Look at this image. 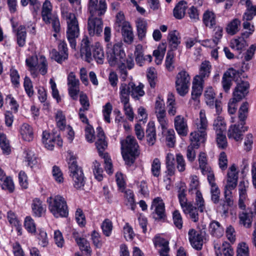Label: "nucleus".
I'll return each mask as SVG.
<instances>
[{"instance_id":"obj_1","label":"nucleus","mask_w":256,"mask_h":256,"mask_svg":"<svg viewBox=\"0 0 256 256\" xmlns=\"http://www.w3.org/2000/svg\"><path fill=\"white\" fill-rule=\"evenodd\" d=\"M111 35V28L108 26L105 27L104 40L107 42L106 52L108 62L112 66L125 56V53L122 50V43L121 42H110Z\"/></svg>"},{"instance_id":"obj_2","label":"nucleus","mask_w":256,"mask_h":256,"mask_svg":"<svg viewBox=\"0 0 256 256\" xmlns=\"http://www.w3.org/2000/svg\"><path fill=\"white\" fill-rule=\"evenodd\" d=\"M46 202L48 208L56 218L66 217L68 214V206L66 199L60 195L48 197Z\"/></svg>"},{"instance_id":"obj_3","label":"nucleus","mask_w":256,"mask_h":256,"mask_svg":"<svg viewBox=\"0 0 256 256\" xmlns=\"http://www.w3.org/2000/svg\"><path fill=\"white\" fill-rule=\"evenodd\" d=\"M122 157L128 165L132 164L138 154V145L134 136H128L120 142Z\"/></svg>"},{"instance_id":"obj_4","label":"nucleus","mask_w":256,"mask_h":256,"mask_svg":"<svg viewBox=\"0 0 256 256\" xmlns=\"http://www.w3.org/2000/svg\"><path fill=\"white\" fill-rule=\"evenodd\" d=\"M97 134L96 136V146L98 150L99 155L104 159L105 170L108 174L113 172L112 164L111 158L108 153H103L107 148L108 143L106 140L104 132L100 127L96 128Z\"/></svg>"},{"instance_id":"obj_5","label":"nucleus","mask_w":256,"mask_h":256,"mask_svg":"<svg viewBox=\"0 0 256 256\" xmlns=\"http://www.w3.org/2000/svg\"><path fill=\"white\" fill-rule=\"evenodd\" d=\"M144 86L140 83L138 86L132 82H121L119 90V96H125L130 100V96L135 100H138L144 96L145 92L143 90Z\"/></svg>"},{"instance_id":"obj_6","label":"nucleus","mask_w":256,"mask_h":256,"mask_svg":"<svg viewBox=\"0 0 256 256\" xmlns=\"http://www.w3.org/2000/svg\"><path fill=\"white\" fill-rule=\"evenodd\" d=\"M190 84V76L186 70H182L178 72L176 77L175 87L177 92L184 96L188 92Z\"/></svg>"},{"instance_id":"obj_7","label":"nucleus","mask_w":256,"mask_h":256,"mask_svg":"<svg viewBox=\"0 0 256 256\" xmlns=\"http://www.w3.org/2000/svg\"><path fill=\"white\" fill-rule=\"evenodd\" d=\"M194 126L196 131L192 133H196L198 134V136L196 137V139L204 142L208 128V121L204 110H200L198 118L194 122Z\"/></svg>"},{"instance_id":"obj_8","label":"nucleus","mask_w":256,"mask_h":256,"mask_svg":"<svg viewBox=\"0 0 256 256\" xmlns=\"http://www.w3.org/2000/svg\"><path fill=\"white\" fill-rule=\"evenodd\" d=\"M68 164L70 176L74 181V186L76 188H80L84 184V174L81 168L78 166L74 160H70Z\"/></svg>"},{"instance_id":"obj_9","label":"nucleus","mask_w":256,"mask_h":256,"mask_svg":"<svg viewBox=\"0 0 256 256\" xmlns=\"http://www.w3.org/2000/svg\"><path fill=\"white\" fill-rule=\"evenodd\" d=\"M238 180V172L236 166L233 164L227 174L226 184L224 186V196H233L232 190L236 186Z\"/></svg>"},{"instance_id":"obj_10","label":"nucleus","mask_w":256,"mask_h":256,"mask_svg":"<svg viewBox=\"0 0 256 256\" xmlns=\"http://www.w3.org/2000/svg\"><path fill=\"white\" fill-rule=\"evenodd\" d=\"M66 37L72 48L75 49L76 45V38L80 34L78 22L76 18L66 22Z\"/></svg>"},{"instance_id":"obj_11","label":"nucleus","mask_w":256,"mask_h":256,"mask_svg":"<svg viewBox=\"0 0 256 256\" xmlns=\"http://www.w3.org/2000/svg\"><path fill=\"white\" fill-rule=\"evenodd\" d=\"M103 22L101 18L95 16L89 17L88 22V30L90 36H100L102 33Z\"/></svg>"},{"instance_id":"obj_12","label":"nucleus","mask_w":256,"mask_h":256,"mask_svg":"<svg viewBox=\"0 0 256 256\" xmlns=\"http://www.w3.org/2000/svg\"><path fill=\"white\" fill-rule=\"evenodd\" d=\"M106 9V4L105 0H90L88 10L90 16H96L103 15Z\"/></svg>"},{"instance_id":"obj_13","label":"nucleus","mask_w":256,"mask_h":256,"mask_svg":"<svg viewBox=\"0 0 256 256\" xmlns=\"http://www.w3.org/2000/svg\"><path fill=\"white\" fill-rule=\"evenodd\" d=\"M198 134L196 133H190V144L188 146L186 150V158L188 161L192 162L194 160L196 156V150L198 149L200 144L204 142L196 139Z\"/></svg>"},{"instance_id":"obj_14","label":"nucleus","mask_w":256,"mask_h":256,"mask_svg":"<svg viewBox=\"0 0 256 256\" xmlns=\"http://www.w3.org/2000/svg\"><path fill=\"white\" fill-rule=\"evenodd\" d=\"M188 236L192 246L196 250H200L203 245L204 238L202 232H197L192 228L188 232Z\"/></svg>"},{"instance_id":"obj_15","label":"nucleus","mask_w":256,"mask_h":256,"mask_svg":"<svg viewBox=\"0 0 256 256\" xmlns=\"http://www.w3.org/2000/svg\"><path fill=\"white\" fill-rule=\"evenodd\" d=\"M79 80L76 78V75L70 72L68 76V94L74 100L78 99L79 90Z\"/></svg>"},{"instance_id":"obj_16","label":"nucleus","mask_w":256,"mask_h":256,"mask_svg":"<svg viewBox=\"0 0 256 256\" xmlns=\"http://www.w3.org/2000/svg\"><path fill=\"white\" fill-rule=\"evenodd\" d=\"M42 142L44 146L50 150H52L56 144L59 147L62 146V139L58 135H50L46 132H44L42 133Z\"/></svg>"},{"instance_id":"obj_17","label":"nucleus","mask_w":256,"mask_h":256,"mask_svg":"<svg viewBox=\"0 0 256 256\" xmlns=\"http://www.w3.org/2000/svg\"><path fill=\"white\" fill-rule=\"evenodd\" d=\"M52 6L50 1L46 0L43 4L42 17L43 21L46 24H50L54 18L58 17L56 13H52Z\"/></svg>"},{"instance_id":"obj_18","label":"nucleus","mask_w":256,"mask_h":256,"mask_svg":"<svg viewBox=\"0 0 256 256\" xmlns=\"http://www.w3.org/2000/svg\"><path fill=\"white\" fill-rule=\"evenodd\" d=\"M154 208V212L157 216L156 220L164 219L166 217L164 204L160 197L154 198L152 202L151 208Z\"/></svg>"},{"instance_id":"obj_19","label":"nucleus","mask_w":256,"mask_h":256,"mask_svg":"<svg viewBox=\"0 0 256 256\" xmlns=\"http://www.w3.org/2000/svg\"><path fill=\"white\" fill-rule=\"evenodd\" d=\"M248 130V127L244 126L234 124L231 126L228 130V136L229 138H234L236 141L242 139V132H244Z\"/></svg>"},{"instance_id":"obj_20","label":"nucleus","mask_w":256,"mask_h":256,"mask_svg":"<svg viewBox=\"0 0 256 256\" xmlns=\"http://www.w3.org/2000/svg\"><path fill=\"white\" fill-rule=\"evenodd\" d=\"M249 84L247 82H242L238 84L233 92V98L235 102H239L248 93Z\"/></svg>"},{"instance_id":"obj_21","label":"nucleus","mask_w":256,"mask_h":256,"mask_svg":"<svg viewBox=\"0 0 256 256\" xmlns=\"http://www.w3.org/2000/svg\"><path fill=\"white\" fill-rule=\"evenodd\" d=\"M211 69L212 66L210 62L206 60L203 62L200 66L198 74L196 75L194 78L197 81L204 82V81L209 77Z\"/></svg>"},{"instance_id":"obj_22","label":"nucleus","mask_w":256,"mask_h":256,"mask_svg":"<svg viewBox=\"0 0 256 256\" xmlns=\"http://www.w3.org/2000/svg\"><path fill=\"white\" fill-rule=\"evenodd\" d=\"M174 124L176 130L180 136H185L188 134L187 122L183 116H177L174 118Z\"/></svg>"},{"instance_id":"obj_23","label":"nucleus","mask_w":256,"mask_h":256,"mask_svg":"<svg viewBox=\"0 0 256 256\" xmlns=\"http://www.w3.org/2000/svg\"><path fill=\"white\" fill-rule=\"evenodd\" d=\"M80 54L82 58L90 62L92 60L90 43L87 36H84L81 43Z\"/></svg>"},{"instance_id":"obj_24","label":"nucleus","mask_w":256,"mask_h":256,"mask_svg":"<svg viewBox=\"0 0 256 256\" xmlns=\"http://www.w3.org/2000/svg\"><path fill=\"white\" fill-rule=\"evenodd\" d=\"M248 187V182L244 180L240 182L238 186L239 193L238 206L242 210H244L246 208L244 202L247 198L246 192Z\"/></svg>"},{"instance_id":"obj_25","label":"nucleus","mask_w":256,"mask_h":256,"mask_svg":"<svg viewBox=\"0 0 256 256\" xmlns=\"http://www.w3.org/2000/svg\"><path fill=\"white\" fill-rule=\"evenodd\" d=\"M122 34L124 42L128 44H131L134 41L132 28L130 23L124 22L122 24Z\"/></svg>"},{"instance_id":"obj_26","label":"nucleus","mask_w":256,"mask_h":256,"mask_svg":"<svg viewBox=\"0 0 256 256\" xmlns=\"http://www.w3.org/2000/svg\"><path fill=\"white\" fill-rule=\"evenodd\" d=\"M186 186L184 183H182L180 184L178 190V198L180 205L182 208V210H186V208L189 205H191L190 202H188L186 198Z\"/></svg>"},{"instance_id":"obj_27","label":"nucleus","mask_w":256,"mask_h":256,"mask_svg":"<svg viewBox=\"0 0 256 256\" xmlns=\"http://www.w3.org/2000/svg\"><path fill=\"white\" fill-rule=\"evenodd\" d=\"M22 138L25 141L30 142L33 140L34 132L32 128L28 124H23L20 129Z\"/></svg>"},{"instance_id":"obj_28","label":"nucleus","mask_w":256,"mask_h":256,"mask_svg":"<svg viewBox=\"0 0 256 256\" xmlns=\"http://www.w3.org/2000/svg\"><path fill=\"white\" fill-rule=\"evenodd\" d=\"M146 138L149 146H153L156 142V132L154 123L150 122L146 130Z\"/></svg>"},{"instance_id":"obj_29","label":"nucleus","mask_w":256,"mask_h":256,"mask_svg":"<svg viewBox=\"0 0 256 256\" xmlns=\"http://www.w3.org/2000/svg\"><path fill=\"white\" fill-rule=\"evenodd\" d=\"M204 83L202 82L197 81L194 78L191 92L192 99L196 100L199 98L203 90Z\"/></svg>"},{"instance_id":"obj_30","label":"nucleus","mask_w":256,"mask_h":256,"mask_svg":"<svg viewBox=\"0 0 256 256\" xmlns=\"http://www.w3.org/2000/svg\"><path fill=\"white\" fill-rule=\"evenodd\" d=\"M137 34L140 40H142L145 38L148 28V23L143 18H138L136 20Z\"/></svg>"},{"instance_id":"obj_31","label":"nucleus","mask_w":256,"mask_h":256,"mask_svg":"<svg viewBox=\"0 0 256 256\" xmlns=\"http://www.w3.org/2000/svg\"><path fill=\"white\" fill-rule=\"evenodd\" d=\"M32 208L33 214L38 217H40L46 211L45 206L38 198L33 200L32 204Z\"/></svg>"},{"instance_id":"obj_32","label":"nucleus","mask_w":256,"mask_h":256,"mask_svg":"<svg viewBox=\"0 0 256 256\" xmlns=\"http://www.w3.org/2000/svg\"><path fill=\"white\" fill-rule=\"evenodd\" d=\"M202 21L206 26L212 28L216 22V14L212 11L206 10L203 14Z\"/></svg>"},{"instance_id":"obj_33","label":"nucleus","mask_w":256,"mask_h":256,"mask_svg":"<svg viewBox=\"0 0 256 256\" xmlns=\"http://www.w3.org/2000/svg\"><path fill=\"white\" fill-rule=\"evenodd\" d=\"M209 231L212 236L220 238L224 233V228L219 222L213 220L210 224Z\"/></svg>"},{"instance_id":"obj_34","label":"nucleus","mask_w":256,"mask_h":256,"mask_svg":"<svg viewBox=\"0 0 256 256\" xmlns=\"http://www.w3.org/2000/svg\"><path fill=\"white\" fill-rule=\"evenodd\" d=\"M168 39L172 51L177 49L178 46L180 43V36L178 32L172 30L169 32Z\"/></svg>"},{"instance_id":"obj_35","label":"nucleus","mask_w":256,"mask_h":256,"mask_svg":"<svg viewBox=\"0 0 256 256\" xmlns=\"http://www.w3.org/2000/svg\"><path fill=\"white\" fill-rule=\"evenodd\" d=\"M120 99L121 102L124 105V110L126 116L130 121H133L134 118V113L132 108L130 104V100L125 96H120Z\"/></svg>"},{"instance_id":"obj_36","label":"nucleus","mask_w":256,"mask_h":256,"mask_svg":"<svg viewBox=\"0 0 256 256\" xmlns=\"http://www.w3.org/2000/svg\"><path fill=\"white\" fill-rule=\"evenodd\" d=\"M240 24L241 22L238 18L233 19L228 24L226 28V32L232 36L235 34L239 31Z\"/></svg>"},{"instance_id":"obj_37","label":"nucleus","mask_w":256,"mask_h":256,"mask_svg":"<svg viewBox=\"0 0 256 256\" xmlns=\"http://www.w3.org/2000/svg\"><path fill=\"white\" fill-rule=\"evenodd\" d=\"M186 8V2L184 0L180 2L174 9V16L177 19H182L185 14Z\"/></svg>"},{"instance_id":"obj_38","label":"nucleus","mask_w":256,"mask_h":256,"mask_svg":"<svg viewBox=\"0 0 256 256\" xmlns=\"http://www.w3.org/2000/svg\"><path fill=\"white\" fill-rule=\"evenodd\" d=\"M248 104L247 102H243L238 111L239 124L244 126L246 124V120L248 117Z\"/></svg>"},{"instance_id":"obj_39","label":"nucleus","mask_w":256,"mask_h":256,"mask_svg":"<svg viewBox=\"0 0 256 256\" xmlns=\"http://www.w3.org/2000/svg\"><path fill=\"white\" fill-rule=\"evenodd\" d=\"M93 56L98 63L103 64L104 58V52L102 46L99 43H96L94 46Z\"/></svg>"},{"instance_id":"obj_40","label":"nucleus","mask_w":256,"mask_h":256,"mask_svg":"<svg viewBox=\"0 0 256 256\" xmlns=\"http://www.w3.org/2000/svg\"><path fill=\"white\" fill-rule=\"evenodd\" d=\"M253 214L251 212H242L239 214L240 222L246 228H249L251 226L252 222V218Z\"/></svg>"},{"instance_id":"obj_41","label":"nucleus","mask_w":256,"mask_h":256,"mask_svg":"<svg viewBox=\"0 0 256 256\" xmlns=\"http://www.w3.org/2000/svg\"><path fill=\"white\" fill-rule=\"evenodd\" d=\"M204 96L206 102L210 107L214 106L216 100V94L214 89L212 87L206 88L204 92Z\"/></svg>"},{"instance_id":"obj_42","label":"nucleus","mask_w":256,"mask_h":256,"mask_svg":"<svg viewBox=\"0 0 256 256\" xmlns=\"http://www.w3.org/2000/svg\"><path fill=\"white\" fill-rule=\"evenodd\" d=\"M17 44L20 46L22 47L26 44V29L24 26H20L17 30Z\"/></svg>"},{"instance_id":"obj_43","label":"nucleus","mask_w":256,"mask_h":256,"mask_svg":"<svg viewBox=\"0 0 256 256\" xmlns=\"http://www.w3.org/2000/svg\"><path fill=\"white\" fill-rule=\"evenodd\" d=\"M213 126L216 134L224 132L226 130V124L222 116H218L214 120Z\"/></svg>"},{"instance_id":"obj_44","label":"nucleus","mask_w":256,"mask_h":256,"mask_svg":"<svg viewBox=\"0 0 256 256\" xmlns=\"http://www.w3.org/2000/svg\"><path fill=\"white\" fill-rule=\"evenodd\" d=\"M153 242L156 248H160L159 250H170L168 242L164 238L156 236L154 238Z\"/></svg>"},{"instance_id":"obj_45","label":"nucleus","mask_w":256,"mask_h":256,"mask_svg":"<svg viewBox=\"0 0 256 256\" xmlns=\"http://www.w3.org/2000/svg\"><path fill=\"white\" fill-rule=\"evenodd\" d=\"M38 72L44 76L48 72V64L46 58L43 56H39V62L36 66Z\"/></svg>"},{"instance_id":"obj_46","label":"nucleus","mask_w":256,"mask_h":256,"mask_svg":"<svg viewBox=\"0 0 256 256\" xmlns=\"http://www.w3.org/2000/svg\"><path fill=\"white\" fill-rule=\"evenodd\" d=\"M134 55L136 62L140 66H142L144 61H145V59L146 58H144L142 46L141 44H138L136 46Z\"/></svg>"},{"instance_id":"obj_47","label":"nucleus","mask_w":256,"mask_h":256,"mask_svg":"<svg viewBox=\"0 0 256 256\" xmlns=\"http://www.w3.org/2000/svg\"><path fill=\"white\" fill-rule=\"evenodd\" d=\"M92 168L95 178L98 181H101L103 179V170L100 163L97 160H94L93 162Z\"/></svg>"},{"instance_id":"obj_48","label":"nucleus","mask_w":256,"mask_h":256,"mask_svg":"<svg viewBox=\"0 0 256 256\" xmlns=\"http://www.w3.org/2000/svg\"><path fill=\"white\" fill-rule=\"evenodd\" d=\"M0 146L4 154H10L11 150L9 141L6 136L2 133H0Z\"/></svg>"},{"instance_id":"obj_49","label":"nucleus","mask_w":256,"mask_h":256,"mask_svg":"<svg viewBox=\"0 0 256 256\" xmlns=\"http://www.w3.org/2000/svg\"><path fill=\"white\" fill-rule=\"evenodd\" d=\"M168 112L169 115L174 116L176 112L175 100L172 94L168 95L167 100Z\"/></svg>"},{"instance_id":"obj_50","label":"nucleus","mask_w":256,"mask_h":256,"mask_svg":"<svg viewBox=\"0 0 256 256\" xmlns=\"http://www.w3.org/2000/svg\"><path fill=\"white\" fill-rule=\"evenodd\" d=\"M151 172L154 177H158L161 173V162L158 158H155L152 164Z\"/></svg>"},{"instance_id":"obj_51","label":"nucleus","mask_w":256,"mask_h":256,"mask_svg":"<svg viewBox=\"0 0 256 256\" xmlns=\"http://www.w3.org/2000/svg\"><path fill=\"white\" fill-rule=\"evenodd\" d=\"M183 211L186 214H189L190 218L194 222H196L198 220V214L197 208L192 204L189 205L187 207L186 210H184Z\"/></svg>"},{"instance_id":"obj_52","label":"nucleus","mask_w":256,"mask_h":256,"mask_svg":"<svg viewBox=\"0 0 256 256\" xmlns=\"http://www.w3.org/2000/svg\"><path fill=\"white\" fill-rule=\"evenodd\" d=\"M246 42L243 38L233 39L230 42V46L237 50H242L246 46Z\"/></svg>"},{"instance_id":"obj_53","label":"nucleus","mask_w":256,"mask_h":256,"mask_svg":"<svg viewBox=\"0 0 256 256\" xmlns=\"http://www.w3.org/2000/svg\"><path fill=\"white\" fill-rule=\"evenodd\" d=\"M76 242L82 251L86 252L87 254H90L91 252L89 243L84 238H76Z\"/></svg>"},{"instance_id":"obj_54","label":"nucleus","mask_w":256,"mask_h":256,"mask_svg":"<svg viewBox=\"0 0 256 256\" xmlns=\"http://www.w3.org/2000/svg\"><path fill=\"white\" fill-rule=\"evenodd\" d=\"M3 190H8L10 192H12L14 190V185L12 180L10 177H6L0 184Z\"/></svg>"},{"instance_id":"obj_55","label":"nucleus","mask_w":256,"mask_h":256,"mask_svg":"<svg viewBox=\"0 0 256 256\" xmlns=\"http://www.w3.org/2000/svg\"><path fill=\"white\" fill-rule=\"evenodd\" d=\"M101 228L106 236H109L110 235L112 229V224L110 220L106 219L102 223Z\"/></svg>"},{"instance_id":"obj_56","label":"nucleus","mask_w":256,"mask_h":256,"mask_svg":"<svg viewBox=\"0 0 256 256\" xmlns=\"http://www.w3.org/2000/svg\"><path fill=\"white\" fill-rule=\"evenodd\" d=\"M195 204L198 207L200 212H202L205 210V202L200 191H196Z\"/></svg>"},{"instance_id":"obj_57","label":"nucleus","mask_w":256,"mask_h":256,"mask_svg":"<svg viewBox=\"0 0 256 256\" xmlns=\"http://www.w3.org/2000/svg\"><path fill=\"white\" fill-rule=\"evenodd\" d=\"M176 168L180 172H183L186 170V163L184 156L180 154H178L176 156Z\"/></svg>"},{"instance_id":"obj_58","label":"nucleus","mask_w":256,"mask_h":256,"mask_svg":"<svg viewBox=\"0 0 256 256\" xmlns=\"http://www.w3.org/2000/svg\"><path fill=\"white\" fill-rule=\"evenodd\" d=\"M24 86L26 94L29 97L34 94L33 86L32 80L28 76H25L24 78Z\"/></svg>"},{"instance_id":"obj_59","label":"nucleus","mask_w":256,"mask_h":256,"mask_svg":"<svg viewBox=\"0 0 256 256\" xmlns=\"http://www.w3.org/2000/svg\"><path fill=\"white\" fill-rule=\"evenodd\" d=\"M37 238L38 240V244L42 246H46L48 243L47 234L46 232L42 230H38V233L37 235Z\"/></svg>"},{"instance_id":"obj_60","label":"nucleus","mask_w":256,"mask_h":256,"mask_svg":"<svg viewBox=\"0 0 256 256\" xmlns=\"http://www.w3.org/2000/svg\"><path fill=\"white\" fill-rule=\"evenodd\" d=\"M172 220L174 226L178 229L182 227V219L180 212L178 210H174L172 213Z\"/></svg>"},{"instance_id":"obj_61","label":"nucleus","mask_w":256,"mask_h":256,"mask_svg":"<svg viewBox=\"0 0 256 256\" xmlns=\"http://www.w3.org/2000/svg\"><path fill=\"white\" fill-rule=\"evenodd\" d=\"M166 138L167 146L170 148L173 147L176 142L175 132L173 129L167 130Z\"/></svg>"},{"instance_id":"obj_62","label":"nucleus","mask_w":256,"mask_h":256,"mask_svg":"<svg viewBox=\"0 0 256 256\" xmlns=\"http://www.w3.org/2000/svg\"><path fill=\"white\" fill-rule=\"evenodd\" d=\"M51 55L52 58L58 63H62L63 61L66 60L68 58V54L65 53L62 54L56 50H53L51 52Z\"/></svg>"},{"instance_id":"obj_63","label":"nucleus","mask_w":256,"mask_h":256,"mask_svg":"<svg viewBox=\"0 0 256 256\" xmlns=\"http://www.w3.org/2000/svg\"><path fill=\"white\" fill-rule=\"evenodd\" d=\"M211 200L214 204H218L220 200V190L218 186L210 188Z\"/></svg>"},{"instance_id":"obj_64","label":"nucleus","mask_w":256,"mask_h":256,"mask_svg":"<svg viewBox=\"0 0 256 256\" xmlns=\"http://www.w3.org/2000/svg\"><path fill=\"white\" fill-rule=\"evenodd\" d=\"M24 227L30 232H34L36 230V226L34 220L30 216H26L25 218Z\"/></svg>"}]
</instances>
